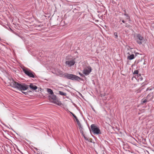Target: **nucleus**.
<instances>
[{"label": "nucleus", "instance_id": "12", "mask_svg": "<svg viewBox=\"0 0 154 154\" xmlns=\"http://www.w3.org/2000/svg\"><path fill=\"white\" fill-rule=\"evenodd\" d=\"M134 55L133 54H132L129 56H128V59L129 60H131L134 59Z\"/></svg>", "mask_w": 154, "mask_h": 154}, {"label": "nucleus", "instance_id": "7", "mask_svg": "<svg viewBox=\"0 0 154 154\" xmlns=\"http://www.w3.org/2000/svg\"><path fill=\"white\" fill-rule=\"evenodd\" d=\"M91 68L90 66H87L84 68L83 72L85 75H88L91 72Z\"/></svg>", "mask_w": 154, "mask_h": 154}, {"label": "nucleus", "instance_id": "16", "mask_svg": "<svg viewBox=\"0 0 154 154\" xmlns=\"http://www.w3.org/2000/svg\"><path fill=\"white\" fill-rule=\"evenodd\" d=\"M59 94H60L61 95L65 96H66V93H65L61 91H59Z\"/></svg>", "mask_w": 154, "mask_h": 154}, {"label": "nucleus", "instance_id": "11", "mask_svg": "<svg viewBox=\"0 0 154 154\" xmlns=\"http://www.w3.org/2000/svg\"><path fill=\"white\" fill-rule=\"evenodd\" d=\"M71 113L72 114V116H73L74 117L75 119L76 120V121L77 122V124L79 126H80L81 125L80 123V122L77 119V117L74 114H73L72 113Z\"/></svg>", "mask_w": 154, "mask_h": 154}, {"label": "nucleus", "instance_id": "21", "mask_svg": "<svg viewBox=\"0 0 154 154\" xmlns=\"http://www.w3.org/2000/svg\"><path fill=\"white\" fill-rule=\"evenodd\" d=\"M22 92L26 95L27 94V92H24L22 91Z\"/></svg>", "mask_w": 154, "mask_h": 154}, {"label": "nucleus", "instance_id": "8", "mask_svg": "<svg viewBox=\"0 0 154 154\" xmlns=\"http://www.w3.org/2000/svg\"><path fill=\"white\" fill-rule=\"evenodd\" d=\"M49 98L50 100L55 102L56 100V96L54 94L53 95H50L49 96Z\"/></svg>", "mask_w": 154, "mask_h": 154}, {"label": "nucleus", "instance_id": "3", "mask_svg": "<svg viewBox=\"0 0 154 154\" xmlns=\"http://www.w3.org/2000/svg\"><path fill=\"white\" fill-rule=\"evenodd\" d=\"M91 130L94 134H98L101 133L99 129L94 124H92L91 125L90 130Z\"/></svg>", "mask_w": 154, "mask_h": 154}, {"label": "nucleus", "instance_id": "13", "mask_svg": "<svg viewBox=\"0 0 154 154\" xmlns=\"http://www.w3.org/2000/svg\"><path fill=\"white\" fill-rule=\"evenodd\" d=\"M47 92L51 95H53L54 94L53 91L51 89L48 88Z\"/></svg>", "mask_w": 154, "mask_h": 154}, {"label": "nucleus", "instance_id": "23", "mask_svg": "<svg viewBox=\"0 0 154 154\" xmlns=\"http://www.w3.org/2000/svg\"><path fill=\"white\" fill-rule=\"evenodd\" d=\"M122 23H125V21L124 20H122Z\"/></svg>", "mask_w": 154, "mask_h": 154}, {"label": "nucleus", "instance_id": "20", "mask_svg": "<svg viewBox=\"0 0 154 154\" xmlns=\"http://www.w3.org/2000/svg\"><path fill=\"white\" fill-rule=\"evenodd\" d=\"M129 26H130V25H129L128 24H126L125 27H129Z\"/></svg>", "mask_w": 154, "mask_h": 154}, {"label": "nucleus", "instance_id": "22", "mask_svg": "<svg viewBox=\"0 0 154 154\" xmlns=\"http://www.w3.org/2000/svg\"><path fill=\"white\" fill-rule=\"evenodd\" d=\"M79 74L81 76H82L83 75L80 72H79Z\"/></svg>", "mask_w": 154, "mask_h": 154}, {"label": "nucleus", "instance_id": "4", "mask_svg": "<svg viewBox=\"0 0 154 154\" xmlns=\"http://www.w3.org/2000/svg\"><path fill=\"white\" fill-rule=\"evenodd\" d=\"M23 71L28 76L30 77L34 78L35 77L34 73L31 71L27 69H23Z\"/></svg>", "mask_w": 154, "mask_h": 154}, {"label": "nucleus", "instance_id": "17", "mask_svg": "<svg viewBox=\"0 0 154 154\" xmlns=\"http://www.w3.org/2000/svg\"><path fill=\"white\" fill-rule=\"evenodd\" d=\"M147 101H149L148 100H147L146 98V99H144V100L142 99V100L141 102L142 103H144L146 102Z\"/></svg>", "mask_w": 154, "mask_h": 154}, {"label": "nucleus", "instance_id": "24", "mask_svg": "<svg viewBox=\"0 0 154 154\" xmlns=\"http://www.w3.org/2000/svg\"><path fill=\"white\" fill-rule=\"evenodd\" d=\"M92 109L95 112V109H94L93 108H92Z\"/></svg>", "mask_w": 154, "mask_h": 154}, {"label": "nucleus", "instance_id": "14", "mask_svg": "<svg viewBox=\"0 0 154 154\" xmlns=\"http://www.w3.org/2000/svg\"><path fill=\"white\" fill-rule=\"evenodd\" d=\"M137 78L138 80L140 81H142L143 79V78L141 76L140 74H138L137 75Z\"/></svg>", "mask_w": 154, "mask_h": 154}, {"label": "nucleus", "instance_id": "18", "mask_svg": "<svg viewBox=\"0 0 154 154\" xmlns=\"http://www.w3.org/2000/svg\"><path fill=\"white\" fill-rule=\"evenodd\" d=\"M138 71L137 70H135L134 71V72H133V74H137V75H138Z\"/></svg>", "mask_w": 154, "mask_h": 154}, {"label": "nucleus", "instance_id": "15", "mask_svg": "<svg viewBox=\"0 0 154 154\" xmlns=\"http://www.w3.org/2000/svg\"><path fill=\"white\" fill-rule=\"evenodd\" d=\"M124 15L126 16V19H127L128 20H130V17L128 14L125 13L124 14Z\"/></svg>", "mask_w": 154, "mask_h": 154}, {"label": "nucleus", "instance_id": "2", "mask_svg": "<svg viewBox=\"0 0 154 154\" xmlns=\"http://www.w3.org/2000/svg\"><path fill=\"white\" fill-rule=\"evenodd\" d=\"M62 77L72 80L79 81L81 79V78L77 76L67 73L63 74L62 75Z\"/></svg>", "mask_w": 154, "mask_h": 154}, {"label": "nucleus", "instance_id": "27", "mask_svg": "<svg viewBox=\"0 0 154 154\" xmlns=\"http://www.w3.org/2000/svg\"><path fill=\"white\" fill-rule=\"evenodd\" d=\"M57 104L58 105H59V103H57Z\"/></svg>", "mask_w": 154, "mask_h": 154}, {"label": "nucleus", "instance_id": "1", "mask_svg": "<svg viewBox=\"0 0 154 154\" xmlns=\"http://www.w3.org/2000/svg\"><path fill=\"white\" fill-rule=\"evenodd\" d=\"M11 85L12 87L16 88L21 91H25L29 88V85L25 83L20 84L12 80L11 82Z\"/></svg>", "mask_w": 154, "mask_h": 154}, {"label": "nucleus", "instance_id": "9", "mask_svg": "<svg viewBox=\"0 0 154 154\" xmlns=\"http://www.w3.org/2000/svg\"><path fill=\"white\" fill-rule=\"evenodd\" d=\"M154 97V94H153V93H149L146 96V98L147 100L149 101L152 100L153 99Z\"/></svg>", "mask_w": 154, "mask_h": 154}, {"label": "nucleus", "instance_id": "5", "mask_svg": "<svg viewBox=\"0 0 154 154\" xmlns=\"http://www.w3.org/2000/svg\"><path fill=\"white\" fill-rule=\"evenodd\" d=\"M75 63V59H72L71 60H67L65 62L66 66L68 67H71L74 65Z\"/></svg>", "mask_w": 154, "mask_h": 154}, {"label": "nucleus", "instance_id": "10", "mask_svg": "<svg viewBox=\"0 0 154 154\" xmlns=\"http://www.w3.org/2000/svg\"><path fill=\"white\" fill-rule=\"evenodd\" d=\"M29 88L32 90H35L37 89V87L32 83H30L29 86Z\"/></svg>", "mask_w": 154, "mask_h": 154}, {"label": "nucleus", "instance_id": "25", "mask_svg": "<svg viewBox=\"0 0 154 154\" xmlns=\"http://www.w3.org/2000/svg\"><path fill=\"white\" fill-rule=\"evenodd\" d=\"M124 13H126V11H125V10H124Z\"/></svg>", "mask_w": 154, "mask_h": 154}, {"label": "nucleus", "instance_id": "6", "mask_svg": "<svg viewBox=\"0 0 154 154\" xmlns=\"http://www.w3.org/2000/svg\"><path fill=\"white\" fill-rule=\"evenodd\" d=\"M144 38L140 34H137L136 36V40L137 42L139 45L142 44L143 42Z\"/></svg>", "mask_w": 154, "mask_h": 154}, {"label": "nucleus", "instance_id": "26", "mask_svg": "<svg viewBox=\"0 0 154 154\" xmlns=\"http://www.w3.org/2000/svg\"><path fill=\"white\" fill-rule=\"evenodd\" d=\"M149 90V89L148 88L147 89V90Z\"/></svg>", "mask_w": 154, "mask_h": 154}, {"label": "nucleus", "instance_id": "19", "mask_svg": "<svg viewBox=\"0 0 154 154\" xmlns=\"http://www.w3.org/2000/svg\"><path fill=\"white\" fill-rule=\"evenodd\" d=\"M114 35H115V38H117L118 37V35H117V33L116 32H115L114 33Z\"/></svg>", "mask_w": 154, "mask_h": 154}]
</instances>
